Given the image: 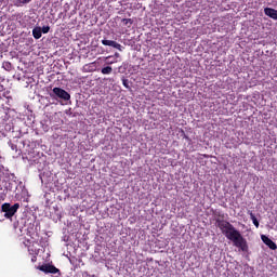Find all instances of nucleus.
<instances>
[{"instance_id": "f257e3e1", "label": "nucleus", "mask_w": 277, "mask_h": 277, "mask_svg": "<svg viewBox=\"0 0 277 277\" xmlns=\"http://www.w3.org/2000/svg\"><path fill=\"white\" fill-rule=\"evenodd\" d=\"M216 224L226 239L233 241V245L241 252H248V241L233 224L228 223V221H217Z\"/></svg>"}, {"instance_id": "f03ea898", "label": "nucleus", "mask_w": 277, "mask_h": 277, "mask_svg": "<svg viewBox=\"0 0 277 277\" xmlns=\"http://www.w3.org/2000/svg\"><path fill=\"white\" fill-rule=\"evenodd\" d=\"M51 98H61V101H70V93L62 88L55 87L50 93Z\"/></svg>"}, {"instance_id": "7ed1b4c3", "label": "nucleus", "mask_w": 277, "mask_h": 277, "mask_svg": "<svg viewBox=\"0 0 277 277\" xmlns=\"http://www.w3.org/2000/svg\"><path fill=\"white\" fill-rule=\"evenodd\" d=\"M21 208V205L15 203V205H10V203H3L2 205V212L4 213V217H13V215L18 211Z\"/></svg>"}, {"instance_id": "20e7f679", "label": "nucleus", "mask_w": 277, "mask_h": 277, "mask_svg": "<svg viewBox=\"0 0 277 277\" xmlns=\"http://www.w3.org/2000/svg\"><path fill=\"white\" fill-rule=\"evenodd\" d=\"M39 269L44 272V274H57L60 272L55 266L49 264L41 265Z\"/></svg>"}, {"instance_id": "39448f33", "label": "nucleus", "mask_w": 277, "mask_h": 277, "mask_svg": "<svg viewBox=\"0 0 277 277\" xmlns=\"http://www.w3.org/2000/svg\"><path fill=\"white\" fill-rule=\"evenodd\" d=\"M102 44H104V47H113V49L122 51V45L114 40L104 39V40H102Z\"/></svg>"}, {"instance_id": "423d86ee", "label": "nucleus", "mask_w": 277, "mask_h": 277, "mask_svg": "<svg viewBox=\"0 0 277 277\" xmlns=\"http://www.w3.org/2000/svg\"><path fill=\"white\" fill-rule=\"evenodd\" d=\"M261 239H262L263 243H265V246H267V248H269L271 250H277L276 242H274L269 237L262 235Z\"/></svg>"}, {"instance_id": "0eeeda50", "label": "nucleus", "mask_w": 277, "mask_h": 277, "mask_svg": "<svg viewBox=\"0 0 277 277\" xmlns=\"http://www.w3.org/2000/svg\"><path fill=\"white\" fill-rule=\"evenodd\" d=\"M264 14L268 16L269 18H273V21H277V10L272 8H265Z\"/></svg>"}, {"instance_id": "6e6552de", "label": "nucleus", "mask_w": 277, "mask_h": 277, "mask_svg": "<svg viewBox=\"0 0 277 277\" xmlns=\"http://www.w3.org/2000/svg\"><path fill=\"white\" fill-rule=\"evenodd\" d=\"M32 36L35 38V40H40L42 38V27H35L32 29Z\"/></svg>"}, {"instance_id": "1a4fd4ad", "label": "nucleus", "mask_w": 277, "mask_h": 277, "mask_svg": "<svg viewBox=\"0 0 277 277\" xmlns=\"http://www.w3.org/2000/svg\"><path fill=\"white\" fill-rule=\"evenodd\" d=\"M102 75H111L114 72V68L111 66L103 67L101 70Z\"/></svg>"}, {"instance_id": "9d476101", "label": "nucleus", "mask_w": 277, "mask_h": 277, "mask_svg": "<svg viewBox=\"0 0 277 277\" xmlns=\"http://www.w3.org/2000/svg\"><path fill=\"white\" fill-rule=\"evenodd\" d=\"M248 214L250 215V219L252 220L255 228H259V220H256V216L254 215V213H252V211H248Z\"/></svg>"}, {"instance_id": "9b49d317", "label": "nucleus", "mask_w": 277, "mask_h": 277, "mask_svg": "<svg viewBox=\"0 0 277 277\" xmlns=\"http://www.w3.org/2000/svg\"><path fill=\"white\" fill-rule=\"evenodd\" d=\"M111 58H114V56H107L106 64H116L118 62L116 58H114V60H111Z\"/></svg>"}, {"instance_id": "f8f14e48", "label": "nucleus", "mask_w": 277, "mask_h": 277, "mask_svg": "<svg viewBox=\"0 0 277 277\" xmlns=\"http://www.w3.org/2000/svg\"><path fill=\"white\" fill-rule=\"evenodd\" d=\"M122 23H123V25H133V19H131V18H123Z\"/></svg>"}, {"instance_id": "ddd939ff", "label": "nucleus", "mask_w": 277, "mask_h": 277, "mask_svg": "<svg viewBox=\"0 0 277 277\" xmlns=\"http://www.w3.org/2000/svg\"><path fill=\"white\" fill-rule=\"evenodd\" d=\"M49 31H51V27H49V26H43L41 28V34H49Z\"/></svg>"}, {"instance_id": "4468645a", "label": "nucleus", "mask_w": 277, "mask_h": 277, "mask_svg": "<svg viewBox=\"0 0 277 277\" xmlns=\"http://www.w3.org/2000/svg\"><path fill=\"white\" fill-rule=\"evenodd\" d=\"M122 84H123L124 88H127V89L129 90V88H130V87H129V80H127V79L123 78V79H122Z\"/></svg>"}, {"instance_id": "2eb2a0df", "label": "nucleus", "mask_w": 277, "mask_h": 277, "mask_svg": "<svg viewBox=\"0 0 277 277\" xmlns=\"http://www.w3.org/2000/svg\"><path fill=\"white\" fill-rule=\"evenodd\" d=\"M19 1V3H29V1H31V0H18Z\"/></svg>"}, {"instance_id": "dca6fc26", "label": "nucleus", "mask_w": 277, "mask_h": 277, "mask_svg": "<svg viewBox=\"0 0 277 277\" xmlns=\"http://www.w3.org/2000/svg\"><path fill=\"white\" fill-rule=\"evenodd\" d=\"M1 92H3V85L0 84V98H1Z\"/></svg>"}, {"instance_id": "f3484780", "label": "nucleus", "mask_w": 277, "mask_h": 277, "mask_svg": "<svg viewBox=\"0 0 277 277\" xmlns=\"http://www.w3.org/2000/svg\"><path fill=\"white\" fill-rule=\"evenodd\" d=\"M114 57H120V53L116 52Z\"/></svg>"}, {"instance_id": "a211bd4d", "label": "nucleus", "mask_w": 277, "mask_h": 277, "mask_svg": "<svg viewBox=\"0 0 277 277\" xmlns=\"http://www.w3.org/2000/svg\"><path fill=\"white\" fill-rule=\"evenodd\" d=\"M24 245L29 248V240H27V242H24Z\"/></svg>"}, {"instance_id": "6ab92c4d", "label": "nucleus", "mask_w": 277, "mask_h": 277, "mask_svg": "<svg viewBox=\"0 0 277 277\" xmlns=\"http://www.w3.org/2000/svg\"><path fill=\"white\" fill-rule=\"evenodd\" d=\"M85 68H90V65H85V66H84V69H85Z\"/></svg>"}, {"instance_id": "aec40b11", "label": "nucleus", "mask_w": 277, "mask_h": 277, "mask_svg": "<svg viewBox=\"0 0 277 277\" xmlns=\"http://www.w3.org/2000/svg\"><path fill=\"white\" fill-rule=\"evenodd\" d=\"M31 261H32V262L36 261V256H32Z\"/></svg>"}]
</instances>
